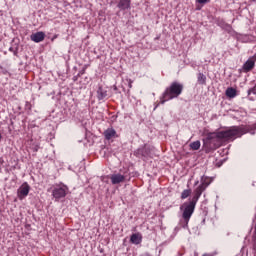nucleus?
Returning a JSON list of instances; mask_svg holds the SVG:
<instances>
[{
	"label": "nucleus",
	"instance_id": "nucleus-1",
	"mask_svg": "<svg viewBox=\"0 0 256 256\" xmlns=\"http://www.w3.org/2000/svg\"><path fill=\"white\" fill-rule=\"evenodd\" d=\"M247 130L241 126H232L228 129L208 133L206 138L203 139L204 145L207 149H217L221 141H235L239 137H243Z\"/></svg>",
	"mask_w": 256,
	"mask_h": 256
},
{
	"label": "nucleus",
	"instance_id": "nucleus-2",
	"mask_svg": "<svg viewBox=\"0 0 256 256\" xmlns=\"http://www.w3.org/2000/svg\"><path fill=\"white\" fill-rule=\"evenodd\" d=\"M207 187H209V183L205 182V178L202 177L201 184L194 190L192 199L180 206V211H182V219L180 220L179 225L183 229L189 228V221H191V217H193V213H195L197 201H199V198L201 195H203V191H205Z\"/></svg>",
	"mask_w": 256,
	"mask_h": 256
},
{
	"label": "nucleus",
	"instance_id": "nucleus-3",
	"mask_svg": "<svg viewBox=\"0 0 256 256\" xmlns=\"http://www.w3.org/2000/svg\"><path fill=\"white\" fill-rule=\"evenodd\" d=\"M181 93H183V84L179 82H172L163 92L162 97L160 98V104L165 105L167 101L177 99Z\"/></svg>",
	"mask_w": 256,
	"mask_h": 256
},
{
	"label": "nucleus",
	"instance_id": "nucleus-4",
	"mask_svg": "<svg viewBox=\"0 0 256 256\" xmlns=\"http://www.w3.org/2000/svg\"><path fill=\"white\" fill-rule=\"evenodd\" d=\"M129 169H126L124 172L120 170L119 173H114L110 176V181L112 185H119V183H125L129 181Z\"/></svg>",
	"mask_w": 256,
	"mask_h": 256
},
{
	"label": "nucleus",
	"instance_id": "nucleus-5",
	"mask_svg": "<svg viewBox=\"0 0 256 256\" xmlns=\"http://www.w3.org/2000/svg\"><path fill=\"white\" fill-rule=\"evenodd\" d=\"M69 188L66 185H56L52 190V197H54L55 201H59V199H65L67 197V192Z\"/></svg>",
	"mask_w": 256,
	"mask_h": 256
},
{
	"label": "nucleus",
	"instance_id": "nucleus-6",
	"mask_svg": "<svg viewBox=\"0 0 256 256\" xmlns=\"http://www.w3.org/2000/svg\"><path fill=\"white\" fill-rule=\"evenodd\" d=\"M31 191V186L27 182H24L17 190V197L20 201H23Z\"/></svg>",
	"mask_w": 256,
	"mask_h": 256
},
{
	"label": "nucleus",
	"instance_id": "nucleus-7",
	"mask_svg": "<svg viewBox=\"0 0 256 256\" xmlns=\"http://www.w3.org/2000/svg\"><path fill=\"white\" fill-rule=\"evenodd\" d=\"M256 63V54L250 57L242 66L244 73H249L254 67Z\"/></svg>",
	"mask_w": 256,
	"mask_h": 256
},
{
	"label": "nucleus",
	"instance_id": "nucleus-8",
	"mask_svg": "<svg viewBox=\"0 0 256 256\" xmlns=\"http://www.w3.org/2000/svg\"><path fill=\"white\" fill-rule=\"evenodd\" d=\"M116 3L120 11H127V9H131V0H116Z\"/></svg>",
	"mask_w": 256,
	"mask_h": 256
},
{
	"label": "nucleus",
	"instance_id": "nucleus-9",
	"mask_svg": "<svg viewBox=\"0 0 256 256\" xmlns=\"http://www.w3.org/2000/svg\"><path fill=\"white\" fill-rule=\"evenodd\" d=\"M31 41L34 43H41V41L45 40V33L44 32H36L30 36Z\"/></svg>",
	"mask_w": 256,
	"mask_h": 256
},
{
	"label": "nucleus",
	"instance_id": "nucleus-10",
	"mask_svg": "<svg viewBox=\"0 0 256 256\" xmlns=\"http://www.w3.org/2000/svg\"><path fill=\"white\" fill-rule=\"evenodd\" d=\"M117 135V131L113 128H108L104 131V137L107 139V141H110V139H113Z\"/></svg>",
	"mask_w": 256,
	"mask_h": 256
},
{
	"label": "nucleus",
	"instance_id": "nucleus-11",
	"mask_svg": "<svg viewBox=\"0 0 256 256\" xmlns=\"http://www.w3.org/2000/svg\"><path fill=\"white\" fill-rule=\"evenodd\" d=\"M131 243L134 245H139L143 241V236L139 233L132 234L130 237Z\"/></svg>",
	"mask_w": 256,
	"mask_h": 256
},
{
	"label": "nucleus",
	"instance_id": "nucleus-12",
	"mask_svg": "<svg viewBox=\"0 0 256 256\" xmlns=\"http://www.w3.org/2000/svg\"><path fill=\"white\" fill-rule=\"evenodd\" d=\"M107 97V89L103 88L102 86H99L97 90V99L98 101H103Z\"/></svg>",
	"mask_w": 256,
	"mask_h": 256
},
{
	"label": "nucleus",
	"instance_id": "nucleus-13",
	"mask_svg": "<svg viewBox=\"0 0 256 256\" xmlns=\"http://www.w3.org/2000/svg\"><path fill=\"white\" fill-rule=\"evenodd\" d=\"M226 97H229L230 99L237 97V90L233 87L227 88L226 89Z\"/></svg>",
	"mask_w": 256,
	"mask_h": 256
},
{
	"label": "nucleus",
	"instance_id": "nucleus-14",
	"mask_svg": "<svg viewBox=\"0 0 256 256\" xmlns=\"http://www.w3.org/2000/svg\"><path fill=\"white\" fill-rule=\"evenodd\" d=\"M189 147L192 149V151H199V149H201V141H194L190 143Z\"/></svg>",
	"mask_w": 256,
	"mask_h": 256
},
{
	"label": "nucleus",
	"instance_id": "nucleus-15",
	"mask_svg": "<svg viewBox=\"0 0 256 256\" xmlns=\"http://www.w3.org/2000/svg\"><path fill=\"white\" fill-rule=\"evenodd\" d=\"M198 83H199V85H205V83H207V76H205V74H203V73H199L198 74Z\"/></svg>",
	"mask_w": 256,
	"mask_h": 256
},
{
	"label": "nucleus",
	"instance_id": "nucleus-16",
	"mask_svg": "<svg viewBox=\"0 0 256 256\" xmlns=\"http://www.w3.org/2000/svg\"><path fill=\"white\" fill-rule=\"evenodd\" d=\"M189 195H191V190L186 189L181 193V199H187V197H189Z\"/></svg>",
	"mask_w": 256,
	"mask_h": 256
},
{
	"label": "nucleus",
	"instance_id": "nucleus-17",
	"mask_svg": "<svg viewBox=\"0 0 256 256\" xmlns=\"http://www.w3.org/2000/svg\"><path fill=\"white\" fill-rule=\"evenodd\" d=\"M9 51H11L15 56L19 53V49L17 47H10Z\"/></svg>",
	"mask_w": 256,
	"mask_h": 256
},
{
	"label": "nucleus",
	"instance_id": "nucleus-18",
	"mask_svg": "<svg viewBox=\"0 0 256 256\" xmlns=\"http://www.w3.org/2000/svg\"><path fill=\"white\" fill-rule=\"evenodd\" d=\"M251 93H252L253 95H256V85H255L253 88H250V89L248 90V95H251Z\"/></svg>",
	"mask_w": 256,
	"mask_h": 256
},
{
	"label": "nucleus",
	"instance_id": "nucleus-19",
	"mask_svg": "<svg viewBox=\"0 0 256 256\" xmlns=\"http://www.w3.org/2000/svg\"><path fill=\"white\" fill-rule=\"evenodd\" d=\"M211 0H196V3H200V5H205L206 3H209Z\"/></svg>",
	"mask_w": 256,
	"mask_h": 256
},
{
	"label": "nucleus",
	"instance_id": "nucleus-20",
	"mask_svg": "<svg viewBox=\"0 0 256 256\" xmlns=\"http://www.w3.org/2000/svg\"><path fill=\"white\" fill-rule=\"evenodd\" d=\"M32 150L34 151V153H37V151H39V145L38 144L33 145Z\"/></svg>",
	"mask_w": 256,
	"mask_h": 256
},
{
	"label": "nucleus",
	"instance_id": "nucleus-21",
	"mask_svg": "<svg viewBox=\"0 0 256 256\" xmlns=\"http://www.w3.org/2000/svg\"><path fill=\"white\" fill-rule=\"evenodd\" d=\"M226 29H228V30L231 29V25H228V24H227V25H226Z\"/></svg>",
	"mask_w": 256,
	"mask_h": 256
},
{
	"label": "nucleus",
	"instance_id": "nucleus-22",
	"mask_svg": "<svg viewBox=\"0 0 256 256\" xmlns=\"http://www.w3.org/2000/svg\"><path fill=\"white\" fill-rule=\"evenodd\" d=\"M203 256H213V254H204Z\"/></svg>",
	"mask_w": 256,
	"mask_h": 256
},
{
	"label": "nucleus",
	"instance_id": "nucleus-23",
	"mask_svg": "<svg viewBox=\"0 0 256 256\" xmlns=\"http://www.w3.org/2000/svg\"><path fill=\"white\" fill-rule=\"evenodd\" d=\"M1 139H3V136H2L1 133H0V141H1Z\"/></svg>",
	"mask_w": 256,
	"mask_h": 256
},
{
	"label": "nucleus",
	"instance_id": "nucleus-24",
	"mask_svg": "<svg viewBox=\"0 0 256 256\" xmlns=\"http://www.w3.org/2000/svg\"><path fill=\"white\" fill-rule=\"evenodd\" d=\"M157 107H159V104H157L154 109H157Z\"/></svg>",
	"mask_w": 256,
	"mask_h": 256
},
{
	"label": "nucleus",
	"instance_id": "nucleus-25",
	"mask_svg": "<svg viewBox=\"0 0 256 256\" xmlns=\"http://www.w3.org/2000/svg\"><path fill=\"white\" fill-rule=\"evenodd\" d=\"M129 87H130V89H131V87H132L131 82L129 83Z\"/></svg>",
	"mask_w": 256,
	"mask_h": 256
},
{
	"label": "nucleus",
	"instance_id": "nucleus-26",
	"mask_svg": "<svg viewBox=\"0 0 256 256\" xmlns=\"http://www.w3.org/2000/svg\"><path fill=\"white\" fill-rule=\"evenodd\" d=\"M100 253H103V249L100 250Z\"/></svg>",
	"mask_w": 256,
	"mask_h": 256
},
{
	"label": "nucleus",
	"instance_id": "nucleus-27",
	"mask_svg": "<svg viewBox=\"0 0 256 256\" xmlns=\"http://www.w3.org/2000/svg\"><path fill=\"white\" fill-rule=\"evenodd\" d=\"M138 152H141V149H139Z\"/></svg>",
	"mask_w": 256,
	"mask_h": 256
},
{
	"label": "nucleus",
	"instance_id": "nucleus-28",
	"mask_svg": "<svg viewBox=\"0 0 256 256\" xmlns=\"http://www.w3.org/2000/svg\"><path fill=\"white\" fill-rule=\"evenodd\" d=\"M195 256H197V254H195Z\"/></svg>",
	"mask_w": 256,
	"mask_h": 256
}]
</instances>
